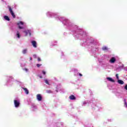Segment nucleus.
<instances>
[{
    "instance_id": "nucleus-1",
    "label": "nucleus",
    "mask_w": 127,
    "mask_h": 127,
    "mask_svg": "<svg viewBox=\"0 0 127 127\" xmlns=\"http://www.w3.org/2000/svg\"><path fill=\"white\" fill-rule=\"evenodd\" d=\"M14 104L15 108H18V107H19V105H20V102H19V100H14Z\"/></svg>"
},
{
    "instance_id": "nucleus-2",
    "label": "nucleus",
    "mask_w": 127,
    "mask_h": 127,
    "mask_svg": "<svg viewBox=\"0 0 127 127\" xmlns=\"http://www.w3.org/2000/svg\"><path fill=\"white\" fill-rule=\"evenodd\" d=\"M9 11L10 12V13L11 14L12 16L13 17V18H15V14L13 12V11H12V9H11V7H8Z\"/></svg>"
},
{
    "instance_id": "nucleus-3",
    "label": "nucleus",
    "mask_w": 127,
    "mask_h": 127,
    "mask_svg": "<svg viewBox=\"0 0 127 127\" xmlns=\"http://www.w3.org/2000/svg\"><path fill=\"white\" fill-rule=\"evenodd\" d=\"M24 24V23H23V22L22 21H19L17 23V25L18 26V28H19V29H23V27H21L20 25H23Z\"/></svg>"
},
{
    "instance_id": "nucleus-4",
    "label": "nucleus",
    "mask_w": 127,
    "mask_h": 127,
    "mask_svg": "<svg viewBox=\"0 0 127 127\" xmlns=\"http://www.w3.org/2000/svg\"><path fill=\"white\" fill-rule=\"evenodd\" d=\"M36 97L38 101L39 102L42 101V96H41V94H37Z\"/></svg>"
},
{
    "instance_id": "nucleus-5",
    "label": "nucleus",
    "mask_w": 127,
    "mask_h": 127,
    "mask_svg": "<svg viewBox=\"0 0 127 127\" xmlns=\"http://www.w3.org/2000/svg\"><path fill=\"white\" fill-rule=\"evenodd\" d=\"M31 43L33 46L34 47V48H36V47H37V44L36 43V41H33L31 42Z\"/></svg>"
},
{
    "instance_id": "nucleus-6",
    "label": "nucleus",
    "mask_w": 127,
    "mask_h": 127,
    "mask_svg": "<svg viewBox=\"0 0 127 127\" xmlns=\"http://www.w3.org/2000/svg\"><path fill=\"white\" fill-rule=\"evenodd\" d=\"M110 63H115L116 62V58L115 57H113L109 61Z\"/></svg>"
},
{
    "instance_id": "nucleus-7",
    "label": "nucleus",
    "mask_w": 127,
    "mask_h": 127,
    "mask_svg": "<svg viewBox=\"0 0 127 127\" xmlns=\"http://www.w3.org/2000/svg\"><path fill=\"white\" fill-rule=\"evenodd\" d=\"M23 90L25 91V93L27 94L28 95L29 94V91H28V89L26 88L23 87L22 88Z\"/></svg>"
},
{
    "instance_id": "nucleus-8",
    "label": "nucleus",
    "mask_w": 127,
    "mask_h": 127,
    "mask_svg": "<svg viewBox=\"0 0 127 127\" xmlns=\"http://www.w3.org/2000/svg\"><path fill=\"white\" fill-rule=\"evenodd\" d=\"M107 80L108 81H110V82H112V83H115V80H114L113 78L111 77H107Z\"/></svg>"
},
{
    "instance_id": "nucleus-9",
    "label": "nucleus",
    "mask_w": 127,
    "mask_h": 127,
    "mask_svg": "<svg viewBox=\"0 0 127 127\" xmlns=\"http://www.w3.org/2000/svg\"><path fill=\"white\" fill-rule=\"evenodd\" d=\"M69 99H70V100H76V97L73 95H71L69 97Z\"/></svg>"
},
{
    "instance_id": "nucleus-10",
    "label": "nucleus",
    "mask_w": 127,
    "mask_h": 127,
    "mask_svg": "<svg viewBox=\"0 0 127 127\" xmlns=\"http://www.w3.org/2000/svg\"><path fill=\"white\" fill-rule=\"evenodd\" d=\"M118 83H119V84H120V85H124V81H123L121 79H119L118 80Z\"/></svg>"
},
{
    "instance_id": "nucleus-11",
    "label": "nucleus",
    "mask_w": 127,
    "mask_h": 127,
    "mask_svg": "<svg viewBox=\"0 0 127 127\" xmlns=\"http://www.w3.org/2000/svg\"><path fill=\"white\" fill-rule=\"evenodd\" d=\"M4 19H5V20H7V21H9V20H10V19H9L7 16H4Z\"/></svg>"
},
{
    "instance_id": "nucleus-12",
    "label": "nucleus",
    "mask_w": 127,
    "mask_h": 127,
    "mask_svg": "<svg viewBox=\"0 0 127 127\" xmlns=\"http://www.w3.org/2000/svg\"><path fill=\"white\" fill-rule=\"evenodd\" d=\"M17 37H18V38H20V35L19 34V32L17 31Z\"/></svg>"
},
{
    "instance_id": "nucleus-13",
    "label": "nucleus",
    "mask_w": 127,
    "mask_h": 127,
    "mask_svg": "<svg viewBox=\"0 0 127 127\" xmlns=\"http://www.w3.org/2000/svg\"><path fill=\"white\" fill-rule=\"evenodd\" d=\"M27 52V49H24L22 51L23 54H25Z\"/></svg>"
},
{
    "instance_id": "nucleus-14",
    "label": "nucleus",
    "mask_w": 127,
    "mask_h": 127,
    "mask_svg": "<svg viewBox=\"0 0 127 127\" xmlns=\"http://www.w3.org/2000/svg\"><path fill=\"white\" fill-rule=\"evenodd\" d=\"M102 50L104 51L108 50V48L107 47H103Z\"/></svg>"
},
{
    "instance_id": "nucleus-15",
    "label": "nucleus",
    "mask_w": 127,
    "mask_h": 127,
    "mask_svg": "<svg viewBox=\"0 0 127 127\" xmlns=\"http://www.w3.org/2000/svg\"><path fill=\"white\" fill-rule=\"evenodd\" d=\"M46 93H47L48 94H50L52 93V91H51V90H46Z\"/></svg>"
},
{
    "instance_id": "nucleus-16",
    "label": "nucleus",
    "mask_w": 127,
    "mask_h": 127,
    "mask_svg": "<svg viewBox=\"0 0 127 127\" xmlns=\"http://www.w3.org/2000/svg\"><path fill=\"white\" fill-rule=\"evenodd\" d=\"M45 82L46 84L49 85V82H48V80L47 79H45Z\"/></svg>"
},
{
    "instance_id": "nucleus-17",
    "label": "nucleus",
    "mask_w": 127,
    "mask_h": 127,
    "mask_svg": "<svg viewBox=\"0 0 127 127\" xmlns=\"http://www.w3.org/2000/svg\"><path fill=\"white\" fill-rule=\"evenodd\" d=\"M42 64H36V66H37V67H38V68H39V67H40V66H41Z\"/></svg>"
},
{
    "instance_id": "nucleus-18",
    "label": "nucleus",
    "mask_w": 127,
    "mask_h": 127,
    "mask_svg": "<svg viewBox=\"0 0 127 127\" xmlns=\"http://www.w3.org/2000/svg\"><path fill=\"white\" fill-rule=\"evenodd\" d=\"M116 78L118 80H119L120 79V78L119 77V74H116Z\"/></svg>"
},
{
    "instance_id": "nucleus-19",
    "label": "nucleus",
    "mask_w": 127,
    "mask_h": 127,
    "mask_svg": "<svg viewBox=\"0 0 127 127\" xmlns=\"http://www.w3.org/2000/svg\"><path fill=\"white\" fill-rule=\"evenodd\" d=\"M38 61L40 62V61H41V59H40V58H38Z\"/></svg>"
},
{
    "instance_id": "nucleus-20",
    "label": "nucleus",
    "mask_w": 127,
    "mask_h": 127,
    "mask_svg": "<svg viewBox=\"0 0 127 127\" xmlns=\"http://www.w3.org/2000/svg\"><path fill=\"white\" fill-rule=\"evenodd\" d=\"M43 75H45L46 74V72H45L44 70H43Z\"/></svg>"
},
{
    "instance_id": "nucleus-21",
    "label": "nucleus",
    "mask_w": 127,
    "mask_h": 127,
    "mask_svg": "<svg viewBox=\"0 0 127 127\" xmlns=\"http://www.w3.org/2000/svg\"><path fill=\"white\" fill-rule=\"evenodd\" d=\"M33 57L34 58L36 59V57H37L36 55H33Z\"/></svg>"
},
{
    "instance_id": "nucleus-22",
    "label": "nucleus",
    "mask_w": 127,
    "mask_h": 127,
    "mask_svg": "<svg viewBox=\"0 0 127 127\" xmlns=\"http://www.w3.org/2000/svg\"><path fill=\"white\" fill-rule=\"evenodd\" d=\"M24 70L26 71V72H27V71H28V69L27 68H24Z\"/></svg>"
},
{
    "instance_id": "nucleus-23",
    "label": "nucleus",
    "mask_w": 127,
    "mask_h": 127,
    "mask_svg": "<svg viewBox=\"0 0 127 127\" xmlns=\"http://www.w3.org/2000/svg\"><path fill=\"white\" fill-rule=\"evenodd\" d=\"M125 89L127 90V84L125 86Z\"/></svg>"
},
{
    "instance_id": "nucleus-24",
    "label": "nucleus",
    "mask_w": 127,
    "mask_h": 127,
    "mask_svg": "<svg viewBox=\"0 0 127 127\" xmlns=\"http://www.w3.org/2000/svg\"><path fill=\"white\" fill-rule=\"evenodd\" d=\"M79 75L80 76V77H82V76H83V75L81 73H79Z\"/></svg>"
},
{
    "instance_id": "nucleus-25",
    "label": "nucleus",
    "mask_w": 127,
    "mask_h": 127,
    "mask_svg": "<svg viewBox=\"0 0 127 127\" xmlns=\"http://www.w3.org/2000/svg\"><path fill=\"white\" fill-rule=\"evenodd\" d=\"M28 32H29V35H30H30H31V33H30V32L29 31H28Z\"/></svg>"
},
{
    "instance_id": "nucleus-26",
    "label": "nucleus",
    "mask_w": 127,
    "mask_h": 127,
    "mask_svg": "<svg viewBox=\"0 0 127 127\" xmlns=\"http://www.w3.org/2000/svg\"><path fill=\"white\" fill-rule=\"evenodd\" d=\"M30 60H31V61L32 60V58L30 57Z\"/></svg>"
},
{
    "instance_id": "nucleus-27",
    "label": "nucleus",
    "mask_w": 127,
    "mask_h": 127,
    "mask_svg": "<svg viewBox=\"0 0 127 127\" xmlns=\"http://www.w3.org/2000/svg\"><path fill=\"white\" fill-rule=\"evenodd\" d=\"M40 78H42V76H40Z\"/></svg>"
}]
</instances>
